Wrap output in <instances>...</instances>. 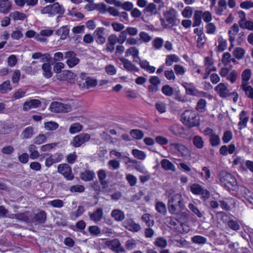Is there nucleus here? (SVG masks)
<instances>
[{"mask_svg":"<svg viewBox=\"0 0 253 253\" xmlns=\"http://www.w3.org/2000/svg\"><path fill=\"white\" fill-rule=\"evenodd\" d=\"M169 212L172 214L179 215L184 210L183 199L180 194H175L170 197L168 202Z\"/></svg>","mask_w":253,"mask_h":253,"instance_id":"1","label":"nucleus"},{"mask_svg":"<svg viewBox=\"0 0 253 253\" xmlns=\"http://www.w3.org/2000/svg\"><path fill=\"white\" fill-rule=\"evenodd\" d=\"M220 184L227 190H236L238 185L235 177L231 173L223 170L218 174Z\"/></svg>","mask_w":253,"mask_h":253,"instance_id":"2","label":"nucleus"},{"mask_svg":"<svg viewBox=\"0 0 253 253\" xmlns=\"http://www.w3.org/2000/svg\"><path fill=\"white\" fill-rule=\"evenodd\" d=\"M164 16L165 19H160L161 24L164 28L171 29L173 26L177 25V12L174 9L170 8L164 13Z\"/></svg>","mask_w":253,"mask_h":253,"instance_id":"3","label":"nucleus"},{"mask_svg":"<svg viewBox=\"0 0 253 253\" xmlns=\"http://www.w3.org/2000/svg\"><path fill=\"white\" fill-rule=\"evenodd\" d=\"M181 121L182 123L190 127L199 125V117L195 112L191 110H187L182 114Z\"/></svg>","mask_w":253,"mask_h":253,"instance_id":"4","label":"nucleus"},{"mask_svg":"<svg viewBox=\"0 0 253 253\" xmlns=\"http://www.w3.org/2000/svg\"><path fill=\"white\" fill-rule=\"evenodd\" d=\"M65 11L63 5L56 2L44 7L41 12L42 14H48L49 17H53L57 14L63 15Z\"/></svg>","mask_w":253,"mask_h":253,"instance_id":"5","label":"nucleus"},{"mask_svg":"<svg viewBox=\"0 0 253 253\" xmlns=\"http://www.w3.org/2000/svg\"><path fill=\"white\" fill-rule=\"evenodd\" d=\"M214 90L221 98H226L233 96V101L236 103L238 101L239 95L236 92H230L227 86L224 83H220L214 88Z\"/></svg>","mask_w":253,"mask_h":253,"instance_id":"6","label":"nucleus"},{"mask_svg":"<svg viewBox=\"0 0 253 253\" xmlns=\"http://www.w3.org/2000/svg\"><path fill=\"white\" fill-rule=\"evenodd\" d=\"M190 188V191L193 194L200 195L201 199L204 201H206L210 197V191L199 184H192Z\"/></svg>","mask_w":253,"mask_h":253,"instance_id":"7","label":"nucleus"},{"mask_svg":"<svg viewBox=\"0 0 253 253\" xmlns=\"http://www.w3.org/2000/svg\"><path fill=\"white\" fill-rule=\"evenodd\" d=\"M50 108L51 111L54 113H66L71 111L72 110V107L70 105L60 102H52Z\"/></svg>","mask_w":253,"mask_h":253,"instance_id":"8","label":"nucleus"},{"mask_svg":"<svg viewBox=\"0 0 253 253\" xmlns=\"http://www.w3.org/2000/svg\"><path fill=\"white\" fill-rule=\"evenodd\" d=\"M65 58L67 59L66 63L69 68H73L79 64L80 59L77 57L76 53L73 51L65 52Z\"/></svg>","mask_w":253,"mask_h":253,"instance_id":"9","label":"nucleus"},{"mask_svg":"<svg viewBox=\"0 0 253 253\" xmlns=\"http://www.w3.org/2000/svg\"><path fill=\"white\" fill-rule=\"evenodd\" d=\"M90 135L88 133H82L74 137L71 144L75 147L82 146L90 139Z\"/></svg>","mask_w":253,"mask_h":253,"instance_id":"10","label":"nucleus"},{"mask_svg":"<svg viewBox=\"0 0 253 253\" xmlns=\"http://www.w3.org/2000/svg\"><path fill=\"white\" fill-rule=\"evenodd\" d=\"M57 171L68 180H71L74 178V175L72 173L71 168L68 164H60L58 167Z\"/></svg>","mask_w":253,"mask_h":253,"instance_id":"11","label":"nucleus"},{"mask_svg":"<svg viewBox=\"0 0 253 253\" xmlns=\"http://www.w3.org/2000/svg\"><path fill=\"white\" fill-rule=\"evenodd\" d=\"M76 75L69 70H64L57 75V78L60 81H67L72 82L75 81Z\"/></svg>","mask_w":253,"mask_h":253,"instance_id":"12","label":"nucleus"},{"mask_svg":"<svg viewBox=\"0 0 253 253\" xmlns=\"http://www.w3.org/2000/svg\"><path fill=\"white\" fill-rule=\"evenodd\" d=\"M189 85L190 86L188 87H185L187 94L198 97H206L207 92L199 91L192 83H190Z\"/></svg>","mask_w":253,"mask_h":253,"instance_id":"13","label":"nucleus"},{"mask_svg":"<svg viewBox=\"0 0 253 253\" xmlns=\"http://www.w3.org/2000/svg\"><path fill=\"white\" fill-rule=\"evenodd\" d=\"M123 224L126 229L132 232H138L141 229L140 226L131 219L125 220Z\"/></svg>","mask_w":253,"mask_h":253,"instance_id":"14","label":"nucleus"},{"mask_svg":"<svg viewBox=\"0 0 253 253\" xmlns=\"http://www.w3.org/2000/svg\"><path fill=\"white\" fill-rule=\"evenodd\" d=\"M10 217L12 219L15 218L26 222H30L31 220V216L29 211L12 214L11 215Z\"/></svg>","mask_w":253,"mask_h":253,"instance_id":"15","label":"nucleus"},{"mask_svg":"<svg viewBox=\"0 0 253 253\" xmlns=\"http://www.w3.org/2000/svg\"><path fill=\"white\" fill-rule=\"evenodd\" d=\"M41 101L38 99H31L24 102L23 110L27 111L32 108H36L41 105Z\"/></svg>","mask_w":253,"mask_h":253,"instance_id":"16","label":"nucleus"},{"mask_svg":"<svg viewBox=\"0 0 253 253\" xmlns=\"http://www.w3.org/2000/svg\"><path fill=\"white\" fill-rule=\"evenodd\" d=\"M120 61L122 62L124 67L129 72H138L139 69L137 68L131 61L124 57L121 58Z\"/></svg>","mask_w":253,"mask_h":253,"instance_id":"17","label":"nucleus"},{"mask_svg":"<svg viewBox=\"0 0 253 253\" xmlns=\"http://www.w3.org/2000/svg\"><path fill=\"white\" fill-rule=\"evenodd\" d=\"M46 219V213L45 211L41 210L35 214L33 217L34 222L37 224H42L45 222Z\"/></svg>","mask_w":253,"mask_h":253,"instance_id":"18","label":"nucleus"},{"mask_svg":"<svg viewBox=\"0 0 253 253\" xmlns=\"http://www.w3.org/2000/svg\"><path fill=\"white\" fill-rule=\"evenodd\" d=\"M126 34L124 30L120 33L119 38L116 35H112V51L114 49V47L112 45L114 44L116 41L117 40L120 43H123L126 40Z\"/></svg>","mask_w":253,"mask_h":253,"instance_id":"19","label":"nucleus"},{"mask_svg":"<svg viewBox=\"0 0 253 253\" xmlns=\"http://www.w3.org/2000/svg\"><path fill=\"white\" fill-rule=\"evenodd\" d=\"M12 4L9 0H0V12L6 14L9 12L11 8Z\"/></svg>","mask_w":253,"mask_h":253,"instance_id":"20","label":"nucleus"},{"mask_svg":"<svg viewBox=\"0 0 253 253\" xmlns=\"http://www.w3.org/2000/svg\"><path fill=\"white\" fill-rule=\"evenodd\" d=\"M70 32L69 28L67 26H63L55 31V34L60 36V39L65 40L69 35Z\"/></svg>","mask_w":253,"mask_h":253,"instance_id":"21","label":"nucleus"},{"mask_svg":"<svg viewBox=\"0 0 253 253\" xmlns=\"http://www.w3.org/2000/svg\"><path fill=\"white\" fill-rule=\"evenodd\" d=\"M28 150L30 153L29 157L32 160L37 159L40 156L39 152L37 150V146L34 144L29 145Z\"/></svg>","mask_w":253,"mask_h":253,"instance_id":"22","label":"nucleus"},{"mask_svg":"<svg viewBox=\"0 0 253 253\" xmlns=\"http://www.w3.org/2000/svg\"><path fill=\"white\" fill-rule=\"evenodd\" d=\"M162 168L166 170L176 171L174 165L168 159H163L161 162Z\"/></svg>","mask_w":253,"mask_h":253,"instance_id":"23","label":"nucleus"},{"mask_svg":"<svg viewBox=\"0 0 253 253\" xmlns=\"http://www.w3.org/2000/svg\"><path fill=\"white\" fill-rule=\"evenodd\" d=\"M143 12L148 16H152L157 13V6L154 3L148 4L143 10Z\"/></svg>","mask_w":253,"mask_h":253,"instance_id":"24","label":"nucleus"},{"mask_svg":"<svg viewBox=\"0 0 253 253\" xmlns=\"http://www.w3.org/2000/svg\"><path fill=\"white\" fill-rule=\"evenodd\" d=\"M247 112L245 111H242L240 114V121L238 123L239 128L241 129L242 128L247 126V124L249 121V117L246 116Z\"/></svg>","mask_w":253,"mask_h":253,"instance_id":"25","label":"nucleus"},{"mask_svg":"<svg viewBox=\"0 0 253 253\" xmlns=\"http://www.w3.org/2000/svg\"><path fill=\"white\" fill-rule=\"evenodd\" d=\"M89 218L94 222L100 221L103 216V210L101 208H98L96 211L93 213L89 214Z\"/></svg>","mask_w":253,"mask_h":253,"instance_id":"26","label":"nucleus"},{"mask_svg":"<svg viewBox=\"0 0 253 253\" xmlns=\"http://www.w3.org/2000/svg\"><path fill=\"white\" fill-rule=\"evenodd\" d=\"M42 69L43 71V75L45 78L49 79L52 77L51 66L49 63H43Z\"/></svg>","mask_w":253,"mask_h":253,"instance_id":"27","label":"nucleus"},{"mask_svg":"<svg viewBox=\"0 0 253 253\" xmlns=\"http://www.w3.org/2000/svg\"><path fill=\"white\" fill-rule=\"evenodd\" d=\"M239 30L238 25L236 23H234L231 27V30L228 31L229 40L230 42L232 43L235 41L234 36L239 32Z\"/></svg>","mask_w":253,"mask_h":253,"instance_id":"28","label":"nucleus"},{"mask_svg":"<svg viewBox=\"0 0 253 253\" xmlns=\"http://www.w3.org/2000/svg\"><path fill=\"white\" fill-rule=\"evenodd\" d=\"M202 11L197 10L195 11L193 17L194 23L193 24V27H197L201 24L202 22Z\"/></svg>","mask_w":253,"mask_h":253,"instance_id":"29","label":"nucleus"},{"mask_svg":"<svg viewBox=\"0 0 253 253\" xmlns=\"http://www.w3.org/2000/svg\"><path fill=\"white\" fill-rule=\"evenodd\" d=\"M35 134L34 128L32 126H28L26 127L22 132L21 133V136L23 138L29 139L32 137L33 135Z\"/></svg>","mask_w":253,"mask_h":253,"instance_id":"30","label":"nucleus"},{"mask_svg":"<svg viewBox=\"0 0 253 253\" xmlns=\"http://www.w3.org/2000/svg\"><path fill=\"white\" fill-rule=\"evenodd\" d=\"M155 209L158 212L164 215L167 212L166 206L163 202H157L155 204Z\"/></svg>","mask_w":253,"mask_h":253,"instance_id":"31","label":"nucleus"},{"mask_svg":"<svg viewBox=\"0 0 253 253\" xmlns=\"http://www.w3.org/2000/svg\"><path fill=\"white\" fill-rule=\"evenodd\" d=\"M193 144L197 148L202 149L204 145V141L201 136L195 135L192 139Z\"/></svg>","mask_w":253,"mask_h":253,"instance_id":"32","label":"nucleus"},{"mask_svg":"<svg viewBox=\"0 0 253 253\" xmlns=\"http://www.w3.org/2000/svg\"><path fill=\"white\" fill-rule=\"evenodd\" d=\"M112 250L117 253L125 252V249L121 246V244L118 239L112 240Z\"/></svg>","mask_w":253,"mask_h":253,"instance_id":"33","label":"nucleus"},{"mask_svg":"<svg viewBox=\"0 0 253 253\" xmlns=\"http://www.w3.org/2000/svg\"><path fill=\"white\" fill-rule=\"evenodd\" d=\"M112 217H113L116 220L121 221L125 219V215L123 211L116 209L112 211Z\"/></svg>","mask_w":253,"mask_h":253,"instance_id":"34","label":"nucleus"},{"mask_svg":"<svg viewBox=\"0 0 253 253\" xmlns=\"http://www.w3.org/2000/svg\"><path fill=\"white\" fill-rule=\"evenodd\" d=\"M94 176V173L93 171L90 170H85L82 172L80 174L81 178L85 181L92 180Z\"/></svg>","mask_w":253,"mask_h":253,"instance_id":"35","label":"nucleus"},{"mask_svg":"<svg viewBox=\"0 0 253 253\" xmlns=\"http://www.w3.org/2000/svg\"><path fill=\"white\" fill-rule=\"evenodd\" d=\"M131 136L135 139L140 140L144 136V133L142 130L138 129H131L129 132Z\"/></svg>","mask_w":253,"mask_h":253,"instance_id":"36","label":"nucleus"},{"mask_svg":"<svg viewBox=\"0 0 253 253\" xmlns=\"http://www.w3.org/2000/svg\"><path fill=\"white\" fill-rule=\"evenodd\" d=\"M85 80L84 87L86 88L95 87L97 84V80L90 77L86 78Z\"/></svg>","mask_w":253,"mask_h":253,"instance_id":"37","label":"nucleus"},{"mask_svg":"<svg viewBox=\"0 0 253 253\" xmlns=\"http://www.w3.org/2000/svg\"><path fill=\"white\" fill-rule=\"evenodd\" d=\"M9 15L15 21L24 20L26 18L25 14L19 11L11 13Z\"/></svg>","mask_w":253,"mask_h":253,"instance_id":"38","label":"nucleus"},{"mask_svg":"<svg viewBox=\"0 0 253 253\" xmlns=\"http://www.w3.org/2000/svg\"><path fill=\"white\" fill-rule=\"evenodd\" d=\"M11 89L12 88L9 81H6L4 82L0 85V92L3 94L7 93L9 91H10Z\"/></svg>","mask_w":253,"mask_h":253,"instance_id":"39","label":"nucleus"},{"mask_svg":"<svg viewBox=\"0 0 253 253\" xmlns=\"http://www.w3.org/2000/svg\"><path fill=\"white\" fill-rule=\"evenodd\" d=\"M48 205L55 208H61L64 206V202L60 199H55L47 203Z\"/></svg>","mask_w":253,"mask_h":253,"instance_id":"40","label":"nucleus"},{"mask_svg":"<svg viewBox=\"0 0 253 253\" xmlns=\"http://www.w3.org/2000/svg\"><path fill=\"white\" fill-rule=\"evenodd\" d=\"M206 104L207 101L206 100L201 98L198 100L196 109L199 112H203L205 111Z\"/></svg>","mask_w":253,"mask_h":253,"instance_id":"41","label":"nucleus"},{"mask_svg":"<svg viewBox=\"0 0 253 253\" xmlns=\"http://www.w3.org/2000/svg\"><path fill=\"white\" fill-rule=\"evenodd\" d=\"M154 244L155 246L163 249L167 246V241L162 237H159L156 239Z\"/></svg>","mask_w":253,"mask_h":253,"instance_id":"42","label":"nucleus"},{"mask_svg":"<svg viewBox=\"0 0 253 253\" xmlns=\"http://www.w3.org/2000/svg\"><path fill=\"white\" fill-rule=\"evenodd\" d=\"M96 9L99 11L101 13H104L108 12L111 14V7H107L106 5L103 3H100L96 4Z\"/></svg>","mask_w":253,"mask_h":253,"instance_id":"43","label":"nucleus"},{"mask_svg":"<svg viewBox=\"0 0 253 253\" xmlns=\"http://www.w3.org/2000/svg\"><path fill=\"white\" fill-rule=\"evenodd\" d=\"M210 143L212 146H217L220 144L219 136L216 134H211L209 139Z\"/></svg>","mask_w":253,"mask_h":253,"instance_id":"44","label":"nucleus"},{"mask_svg":"<svg viewBox=\"0 0 253 253\" xmlns=\"http://www.w3.org/2000/svg\"><path fill=\"white\" fill-rule=\"evenodd\" d=\"M83 129V126L79 123H74L72 124L69 128V132L72 133H77Z\"/></svg>","mask_w":253,"mask_h":253,"instance_id":"45","label":"nucleus"},{"mask_svg":"<svg viewBox=\"0 0 253 253\" xmlns=\"http://www.w3.org/2000/svg\"><path fill=\"white\" fill-rule=\"evenodd\" d=\"M141 219L143 221L145 222L147 226L148 227L154 225V220H150V215L148 213L144 214L141 217Z\"/></svg>","mask_w":253,"mask_h":253,"instance_id":"46","label":"nucleus"},{"mask_svg":"<svg viewBox=\"0 0 253 253\" xmlns=\"http://www.w3.org/2000/svg\"><path fill=\"white\" fill-rule=\"evenodd\" d=\"M162 91L165 95L168 96H172L174 92L173 88L168 84L165 85L162 87Z\"/></svg>","mask_w":253,"mask_h":253,"instance_id":"47","label":"nucleus"},{"mask_svg":"<svg viewBox=\"0 0 253 253\" xmlns=\"http://www.w3.org/2000/svg\"><path fill=\"white\" fill-rule=\"evenodd\" d=\"M245 52V50L243 48L241 47H236L234 49L233 54L237 59H240L243 57Z\"/></svg>","mask_w":253,"mask_h":253,"instance_id":"48","label":"nucleus"},{"mask_svg":"<svg viewBox=\"0 0 253 253\" xmlns=\"http://www.w3.org/2000/svg\"><path fill=\"white\" fill-rule=\"evenodd\" d=\"M228 227L234 231H237L240 229V225L238 221L230 219L227 221Z\"/></svg>","mask_w":253,"mask_h":253,"instance_id":"49","label":"nucleus"},{"mask_svg":"<svg viewBox=\"0 0 253 253\" xmlns=\"http://www.w3.org/2000/svg\"><path fill=\"white\" fill-rule=\"evenodd\" d=\"M46 140V136L44 134H40L34 139V144L40 145L44 143Z\"/></svg>","mask_w":253,"mask_h":253,"instance_id":"50","label":"nucleus"},{"mask_svg":"<svg viewBox=\"0 0 253 253\" xmlns=\"http://www.w3.org/2000/svg\"><path fill=\"white\" fill-rule=\"evenodd\" d=\"M132 154L134 157L139 160H144L146 157L145 153L143 151L138 149H133L132 151Z\"/></svg>","mask_w":253,"mask_h":253,"instance_id":"51","label":"nucleus"},{"mask_svg":"<svg viewBox=\"0 0 253 253\" xmlns=\"http://www.w3.org/2000/svg\"><path fill=\"white\" fill-rule=\"evenodd\" d=\"M218 42L219 43V45L217 46L218 51L220 52L224 51L227 46L226 41L220 37L218 39Z\"/></svg>","mask_w":253,"mask_h":253,"instance_id":"52","label":"nucleus"},{"mask_svg":"<svg viewBox=\"0 0 253 253\" xmlns=\"http://www.w3.org/2000/svg\"><path fill=\"white\" fill-rule=\"evenodd\" d=\"M65 58V53L61 52H57L54 54L52 57L53 63L60 62Z\"/></svg>","mask_w":253,"mask_h":253,"instance_id":"53","label":"nucleus"},{"mask_svg":"<svg viewBox=\"0 0 253 253\" xmlns=\"http://www.w3.org/2000/svg\"><path fill=\"white\" fill-rule=\"evenodd\" d=\"M138 49L135 47H131L127 49L126 51V56L132 55L133 57L138 55Z\"/></svg>","mask_w":253,"mask_h":253,"instance_id":"54","label":"nucleus"},{"mask_svg":"<svg viewBox=\"0 0 253 253\" xmlns=\"http://www.w3.org/2000/svg\"><path fill=\"white\" fill-rule=\"evenodd\" d=\"M189 209L198 217L201 218L203 216L202 213L193 204H189L188 205Z\"/></svg>","mask_w":253,"mask_h":253,"instance_id":"55","label":"nucleus"},{"mask_svg":"<svg viewBox=\"0 0 253 253\" xmlns=\"http://www.w3.org/2000/svg\"><path fill=\"white\" fill-rule=\"evenodd\" d=\"M44 127L46 130H54L58 128V125L55 122H49L45 123Z\"/></svg>","mask_w":253,"mask_h":253,"instance_id":"56","label":"nucleus"},{"mask_svg":"<svg viewBox=\"0 0 253 253\" xmlns=\"http://www.w3.org/2000/svg\"><path fill=\"white\" fill-rule=\"evenodd\" d=\"M25 94L26 91L21 89H19L14 92L12 98L14 100H17L24 97L25 96Z\"/></svg>","mask_w":253,"mask_h":253,"instance_id":"57","label":"nucleus"},{"mask_svg":"<svg viewBox=\"0 0 253 253\" xmlns=\"http://www.w3.org/2000/svg\"><path fill=\"white\" fill-rule=\"evenodd\" d=\"M54 63L55 64L53 66L54 71L55 73H58V74H59L60 73H62L61 70L64 68V64L61 62H55Z\"/></svg>","mask_w":253,"mask_h":253,"instance_id":"58","label":"nucleus"},{"mask_svg":"<svg viewBox=\"0 0 253 253\" xmlns=\"http://www.w3.org/2000/svg\"><path fill=\"white\" fill-rule=\"evenodd\" d=\"M192 241L193 243H196V244H205L206 241L207 239L206 238L201 236H195L192 238Z\"/></svg>","mask_w":253,"mask_h":253,"instance_id":"59","label":"nucleus"},{"mask_svg":"<svg viewBox=\"0 0 253 253\" xmlns=\"http://www.w3.org/2000/svg\"><path fill=\"white\" fill-rule=\"evenodd\" d=\"M232 138V133L230 130L225 131L222 138L223 141L225 143L229 142Z\"/></svg>","mask_w":253,"mask_h":253,"instance_id":"60","label":"nucleus"},{"mask_svg":"<svg viewBox=\"0 0 253 253\" xmlns=\"http://www.w3.org/2000/svg\"><path fill=\"white\" fill-rule=\"evenodd\" d=\"M193 13L192 8L190 6H186L182 12L183 16L185 18L191 17Z\"/></svg>","mask_w":253,"mask_h":253,"instance_id":"61","label":"nucleus"},{"mask_svg":"<svg viewBox=\"0 0 253 253\" xmlns=\"http://www.w3.org/2000/svg\"><path fill=\"white\" fill-rule=\"evenodd\" d=\"M164 41L162 38H156L153 42V45L156 49H160L163 44Z\"/></svg>","mask_w":253,"mask_h":253,"instance_id":"62","label":"nucleus"},{"mask_svg":"<svg viewBox=\"0 0 253 253\" xmlns=\"http://www.w3.org/2000/svg\"><path fill=\"white\" fill-rule=\"evenodd\" d=\"M238 76V73L235 70H232L227 76V79L231 82V83L235 82Z\"/></svg>","mask_w":253,"mask_h":253,"instance_id":"63","label":"nucleus"},{"mask_svg":"<svg viewBox=\"0 0 253 253\" xmlns=\"http://www.w3.org/2000/svg\"><path fill=\"white\" fill-rule=\"evenodd\" d=\"M126 179L127 180L130 186H134L137 181L136 177L131 174H128L126 175Z\"/></svg>","mask_w":253,"mask_h":253,"instance_id":"64","label":"nucleus"}]
</instances>
